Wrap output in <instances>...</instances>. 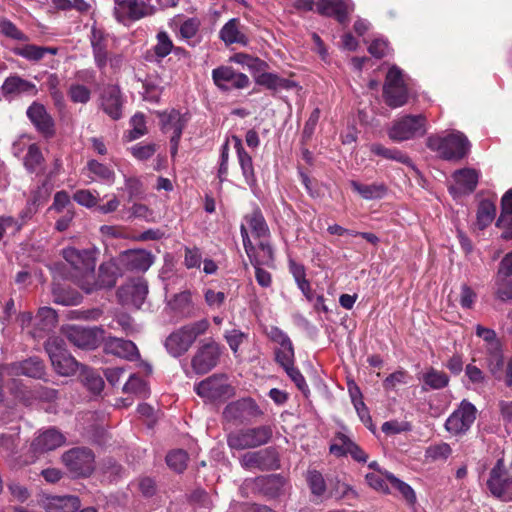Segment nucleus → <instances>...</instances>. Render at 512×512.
Masks as SVG:
<instances>
[{
	"instance_id": "dca6fc26",
	"label": "nucleus",
	"mask_w": 512,
	"mask_h": 512,
	"mask_svg": "<svg viewBox=\"0 0 512 512\" xmlns=\"http://www.w3.org/2000/svg\"><path fill=\"white\" fill-rule=\"evenodd\" d=\"M0 370L9 376H26L34 379H43L46 373L44 362L37 356L4 364Z\"/></svg>"
},
{
	"instance_id": "473e14b6",
	"label": "nucleus",
	"mask_w": 512,
	"mask_h": 512,
	"mask_svg": "<svg viewBox=\"0 0 512 512\" xmlns=\"http://www.w3.org/2000/svg\"><path fill=\"white\" fill-rule=\"evenodd\" d=\"M253 266H272L274 262V250L270 243L262 239L257 246L253 245L251 252L246 253Z\"/></svg>"
},
{
	"instance_id": "052dcab7",
	"label": "nucleus",
	"mask_w": 512,
	"mask_h": 512,
	"mask_svg": "<svg viewBox=\"0 0 512 512\" xmlns=\"http://www.w3.org/2000/svg\"><path fill=\"white\" fill-rule=\"evenodd\" d=\"M306 480L312 494L322 496L326 491V483L322 474L316 470L308 471Z\"/></svg>"
},
{
	"instance_id": "aec40b11",
	"label": "nucleus",
	"mask_w": 512,
	"mask_h": 512,
	"mask_svg": "<svg viewBox=\"0 0 512 512\" xmlns=\"http://www.w3.org/2000/svg\"><path fill=\"white\" fill-rule=\"evenodd\" d=\"M0 90L2 96L8 101L22 95L34 97L38 94V89L34 83L17 74L7 77L0 87Z\"/></svg>"
},
{
	"instance_id": "a878e982",
	"label": "nucleus",
	"mask_w": 512,
	"mask_h": 512,
	"mask_svg": "<svg viewBox=\"0 0 512 512\" xmlns=\"http://www.w3.org/2000/svg\"><path fill=\"white\" fill-rule=\"evenodd\" d=\"M316 7L319 14L335 17L341 24L347 22L351 11L350 4L346 0H318Z\"/></svg>"
},
{
	"instance_id": "bf43d9fd",
	"label": "nucleus",
	"mask_w": 512,
	"mask_h": 512,
	"mask_svg": "<svg viewBox=\"0 0 512 512\" xmlns=\"http://www.w3.org/2000/svg\"><path fill=\"white\" fill-rule=\"evenodd\" d=\"M452 454V449L448 443L441 442L431 445L426 450V457L432 461L446 460Z\"/></svg>"
},
{
	"instance_id": "9b49d317",
	"label": "nucleus",
	"mask_w": 512,
	"mask_h": 512,
	"mask_svg": "<svg viewBox=\"0 0 512 512\" xmlns=\"http://www.w3.org/2000/svg\"><path fill=\"white\" fill-rule=\"evenodd\" d=\"M486 485L493 497L503 502L512 501V476L503 469L502 460L491 469Z\"/></svg>"
},
{
	"instance_id": "0e129e2a",
	"label": "nucleus",
	"mask_w": 512,
	"mask_h": 512,
	"mask_svg": "<svg viewBox=\"0 0 512 512\" xmlns=\"http://www.w3.org/2000/svg\"><path fill=\"white\" fill-rule=\"evenodd\" d=\"M130 124L132 126V129L129 131L130 141L136 140L147 133L146 122L143 114H135L131 118Z\"/></svg>"
},
{
	"instance_id": "4d7b16f0",
	"label": "nucleus",
	"mask_w": 512,
	"mask_h": 512,
	"mask_svg": "<svg viewBox=\"0 0 512 512\" xmlns=\"http://www.w3.org/2000/svg\"><path fill=\"white\" fill-rule=\"evenodd\" d=\"M275 360L283 368L294 364V348L292 343L279 346L275 349Z\"/></svg>"
},
{
	"instance_id": "69168bd1",
	"label": "nucleus",
	"mask_w": 512,
	"mask_h": 512,
	"mask_svg": "<svg viewBox=\"0 0 512 512\" xmlns=\"http://www.w3.org/2000/svg\"><path fill=\"white\" fill-rule=\"evenodd\" d=\"M173 49V43L168 34L161 31L157 34V44L154 46V52L157 57H166Z\"/></svg>"
},
{
	"instance_id": "864d4df0",
	"label": "nucleus",
	"mask_w": 512,
	"mask_h": 512,
	"mask_svg": "<svg viewBox=\"0 0 512 512\" xmlns=\"http://www.w3.org/2000/svg\"><path fill=\"white\" fill-rule=\"evenodd\" d=\"M44 157L37 144H31L28 147L27 154L24 158V165L30 172H35L43 163Z\"/></svg>"
},
{
	"instance_id": "338daca9",
	"label": "nucleus",
	"mask_w": 512,
	"mask_h": 512,
	"mask_svg": "<svg viewBox=\"0 0 512 512\" xmlns=\"http://www.w3.org/2000/svg\"><path fill=\"white\" fill-rule=\"evenodd\" d=\"M19 437L14 434H0V451L6 456H12L17 452Z\"/></svg>"
},
{
	"instance_id": "603ef678",
	"label": "nucleus",
	"mask_w": 512,
	"mask_h": 512,
	"mask_svg": "<svg viewBox=\"0 0 512 512\" xmlns=\"http://www.w3.org/2000/svg\"><path fill=\"white\" fill-rule=\"evenodd\" d=\"M188 454L181 449L173 450L166 456L167 465L176 472H183L187 467Z\"/></svg>"
},
{
	"instance_id": "e2e57ef3",
	"label": "nucleus",
	"mask_w": 512,
	"mask_h": 512,
	"mask_svg": "<svg viewBox=\"0 0 512 512\" xmlns=\"http://www.w3.org/2000/svg\"><path fill=\"white\" fill-rule=\"evenodd\" d=\"M157 151V145L154 143L143 144L138 143L130 148V152L136 159L140 161L150 159Z\"/></svg>"
},
{
	"instance_id": "f3484780",
	"label": "nucleus",
	"mask_w": 512,
	"mask_h": 512,
	"mask_svg": "<svg viewBox=\"0 0 512 512\" xmlns=\"http://www.w3.org/2000/svg\"><path fill=\"white\" fill-rule=\"evenodd\" d=\"M26 115L36 131L44 138L50 139L54 137L56 133L55 121L43 104L34 101L27 108Z\"/></svg>"
},
{
	"instance_id": "5fc2aeb1",
	"label": "nucleus",
	"mask_w": 512,
	"mask_h": 512,
	"mask_svg": "<svg viewBox=\"0 0 512 512\" xmlns=\"http://www.w3.org/2000/svg\"><path fill=\"white\" fill-rule=\"evenodd\" d=\"M88 170L96 177L107 182H113L115 178L114 171L107 165L98 162L97 160H90L87 163Z\"/></svg>"
},
{
	"instance_id": "7c9ffc66",
	"label": "nucleus",
	"mask_w": 512,
	"mask_h": 512,
	"mask_svg": "<svg viewBox=\"0 0 512 512\" xmlns=\"http://www.w3.org/2000/svg\"><path fill=\"white\" fill-rule=\"evenodd\" d=\"M65 441L64 436L56 429L50 428L39 434L32 443L35 452H47L60 447Z\"/></svg>"
},
{
	"instance_id": "774afa93",
	"label": "nucleus",
	"mask_w": 512,
	"mask_h": 512,
	"mask_svg": "<svg viewBox=\"0 0 512 512\" xmlns=\"http://www.w3.org/2000/svg\"><path fill=\"white\" fill-rule=\"evenodd\" d=\"M475 333L478 337L482 338L487 343L486 350H490L492 347L497 348L501 346L496 332L493 329L483 327L482 325H477L475 328Z\"/></svg>"
},
{
	"instance_id": "c756f323",
	"label": "nucleus",
	"mask_w": 512,
	"mask_h": 512,
	"mask_svg": "<svg viewBox=\"0 0 512 512\" xmlns=\"http://www.w3.org/2000/svg\"><path fill=\"white\" fill-rule=\"evenodd\" d=\"M35 328L30 333L33 338H42L51 331L57 323L56 312L49 307H42L35 316Z\"/></svg>"
},
{
	"instance_id": "a18cd8bd",
	"label": "nucleus",
	"mask_w": 512,
	"mask_h": 512,
	"mask_svg": "<svg viewBox=\"0 0 512 512\" xmlns=\"http://www.w3.org/2000/svg\"><path fill=\"white\" fill-rule=\"evenodd\" d=\"M82 381L84 385L94 394H99L104 388V380L101 375L94 371L84 367L82 370Z\"/></svg>"
},
{
	"instance_id": "49530a36",
	"label": "nucleus",
	"mask_w": 512,
	"mask_h": 512,
	"mask_svg": "<svg viewBox=\"0 0 512 512\" xmlns=\"http://www.w3.org/2000/svg\"><path fill=\"white\" fill-rule=\"evenodd\" d=\"M12 53L28 61L38 62L43 59L42 46L24 44L11 49Z\"/></svg>"
},
{
	"instance_id": "7ed1b4c3",
	"label": "nucleus",
	"mask_w": 512,
	"mask_h": 512,
	"mask_svg": "<svg viewBox=\"0 0 512 512\" xmlns=\"http://www.w3.org/2000/svg\"><path fill=\"white\" fill-rule=\"evenodd\" d=\"M273 431L268 425L253 428H243L231 432L227 436V444L231 449L245 450L267 444L272 438Z\"/></svg>"
},
{
	"instance_id": "de8ad7c7",
	"label": "nucleus",
	"mask_w": 512,
	"mask_h": 512,
	"mask_svg": "<svg viewBox=\"0 0 512 512\" xmlns=\"http://www.w3.org/2000/svg\"><path fill=\"white\" fill-rule=\"evenodd\" d=\"M350 444H353V441L344 433L338 432L333 438L329 452L336 457L346 456L349 454Z\"/></svg>"
},
{
	"instance_id": "c85d7f7f",
	"label": "nucleus",
	"mask_w": 512,
	"mask_h": 512,
	"mask_svg": "<svg viewBox=\"0 0 512 512\" xmlns=\"http://www.w3.org/2000/svg\"><path fill=\"white\" fill-rule=\"evenodd\" d=\"M105 351L130 361L139 357V351L132 341L117 337H109L106 340Z\"/></svg>"
},
{
	"instance_id": "2eb2a0df",
	"label": "nucleus",
	"mask_w": 512,
	"mask_h": 512,
	"mask_svg": "<svg viewBox=\"0 0 512 512\" xmlns=\"http://www.w3.org/2000/svg\"><path fill=\"white\" fill-rule=\"evenodd\" d=\"M279 462V455L272 447L247 452L240 458V464L245 469H259L261 471L278 469L280 467Z\"/></svg>"
},
{
	"instance_id": "680f3d73",
	"label": "nucleus",
	"mask_w": 512,
	"mask_h": 512,
	"mask_svg": "<svg viewBox=\"0 0 512 512\" xmlns=\"http://www.w3.org/2000/svg\"><path fill=\"white\" fill-rule=\"evenodd\" d=\"M125 190L128 193V200L142 199L145 194L142 181L137 177L125 178Z\"/></svg>"
},
{
	"instance_id": "72a5a7b5",
	"label": "nucleus",
	"mask_w": 512,
	"mask_h": 512,
	"mask_svg": "<svg viewBox=\"0 0 512 512\" xmlns=\"http://www.w3.org/2000/svg\"><path fill=\"white\" fill-rule=\"evenodd\" d=\"M120 294L126 297L125 301L130 302L136 308H140L148 294L147 283L139 279L121 288Z\"/></svg>"
},
{
	"instance_id": "f03ea898",
	"label": "nucleus",
	"mask_w": 512,
	"mask_h": 512,
	"mask_svg": "<svg viewBox=\"0 0 512 512\" xmlns=\"http://www.w3.org/2000/svg\"><path fill=\"white\" fill-rule=\"evenodd\" d=\"M426 146L448 161L463 159L469 152L470 142L461 132H453L444 137L430 135L426 140Z\"/></svg>"
},
{
	"instance_id": "423d86ee",
	"label": "nucleus",
	"mask_w": 512,
	"mask_h": 512,
	"mask_svg": "<svg viewBox=\"0 0 512 512\" xmlns=\"http://www.w3.org/2000/svg\"><path fill=\"white\" fill-rule=\"evenodd\" d=\"M383 97L385 103L391 108H398L408 102V88L404 82L402 71L391 67L386 75L383 85Z\"/></svg>"
},
{
	"instance_id": "4be33fe9",
	"label": "nucleus",
	"mask_w": 512,
	"mask_h": 512,
	"mask_svg": "<svg viewBox=\"0 0 512 512\" xmlns=\"http://www.w3.org/2000/svg\"><path fill=\"white\" fill-rule=\"evenodd\" d=\"M153 255L145 250H128L117 259L120 266L129 271H147L153 264Z\"/></svg>"
},
{
	"instance_id": "393cba45",
	"label": "nucleus",
	"mask_w": 512,
	"mask_h": 512,
	"mask_svg": "<svg viewBox=\"0 0 512 512\" xmlns=\"http://www.w3.org/2000/svg\"><path fill=\"white\" fill-rule=\"evenodd\" d=\"M169 308L181 318H193L199 313L189 290L181 291L168 301Z\"/></svg>"
},
{
	"instance_id": "b1692460",
	"label": "nucleus",
	"mask_w": 512,
	"mask_h": 512,
	"mask_svg": "<svg viewBox=\"0 0 512 512\" xmlns=\"http://www.w3.org/2000/svg\"><path fill=\"white\" fill-rule=\"evenodd\" d=\"M286 479L280 474L261 476L255 479L258 493L268 499H275L284 494Z\"/></svg>"
},
{
	"instance_id": "8fccbe9b",
	"label": "nucleus",
	"mask_w": 512,
	"mask_h": 512,
	"mask_svg": "<svg viewBox=\"0 0 512 512\" xmlns=\"http://www.w3.org/2000/svg\"><path fill=\"white\" fill-rule=\"evenodd\" d=\"M0 33L7 38L28 42L29 37L22 32L12 21L3 18L0 20Z\"/></svg>"
},
{
	"instance_id": "cd10ccee",
	"label": "nucleus",
	"mask_w": 512,
	"mask_h": 512,
	"mask_svg": "<svg viewBox=\"0 0 512 512\" xmlns=\"http://www.w3.org/2000/svg\"><path fill=\"white\" fill-rule=\"evenodd\" d=\"M91 47L96 66L103 71L112 53L108 52V40L100 29L93 28L91 32Z\"/></svg>"
},
{
	"instance_id": "a211bd4d",
	"label": "nucleus",
	"mask_w": 512,
	"mask_h": 512,
	"mask_svg": "<svg viewBox=\"0 0 512 512\" xmlns=\"http://www.w3.org/2000/svg\"><path fill=\"white\" fill-rule=\"evenodd\" d=\"M104 331L99 327L71 326L67 329V339L75 346L82 349H94L103 339Z\"/></svg>"
},
{
	"instance_id": "f257e3e1",
	"label": "nucleus",
	"mask_w": 512,
	"mask_h": 512,
	"mask_svg": "<svg viewBox=\"0 0 512 512\" xmlns=\"http://www.w3.org/2000/svg\"><path fill=\"white\" fill-rule=\"evenodd\" d=\"M209 327L210 323L207 319H200L176 329L165 340L167 352L173 357L184 355Z\"/></svg>"
},
{
	"instance_id": "412c9836",
	"label": "nucleus",
	"mask_w": 512,
	"mask_h": 512,
	"mask_svg": "<svg viewBox=\"0 0 512 512\" xmlns=\"http://www.w3.org/2000/svg\"><path fill=\"white\" fill-rule=\"evenodd\" d=\"M103 111L113 120L122 117L123 99L119 86L109 84L105 86L100 95Z\"/></svg>"
},
{
	"instance_id": "c03bdc74",
	"label": "nucleus",
	"mask_w": 512,
	"mask_h": 512,
	"mask_svg": "<svg viewBox=\"0 0 512 512\" xmlns=\"http://www.w3.org/2000/svg\"><path fill=\"white\" fill-rule=\"evenodd\" d=\"M384 476L390 482L392 487L397 489L401 493L402 497L406 500V502L409 505L412 506L416 503V495L410 485L398 479L389 471H385Z\"/></svg>"
},
{
	"instance_id": "a19ab883",
	"label": "nucleus",
	"mask_w": 512,
	"mask_h": 512,
	"mask_svg": "<svg viewBox=\"0 0 512 512\" xmlns=\"http://www.w3.org/2000/svg\"><path fill=\"white\" fill-rule=\"evenodd\" d=\"M453 177L462 192L470 194L477 187L479 175L474 169L464 168L457 170Z\"/></svg>"
},
{
	"instance_id": "5701e85b",
	"label": "nucleus",
	"mask_w": 512,
	"mask_h": 512,
	"mask_svg": "<svg viewBox=\"0 0 512 512\" xmlns=\"http://www.w3.org/2000/svg\"><path fill=\"white\" fill-rule=\"evenodd\" d=\"M114 2L115 13L119 17L139 20L153 13V7L142 0H114Z\"/></svg>"
},
{
	"instance_id": "13d9d810",
	"label": "nucleus",
	"mask_w": 512,
	"mask_h": 512,
	"mask_svg": "<svg viewBox=\"0 0 512 512\" xmlns=\"http://www.w3.org/2000/svg\"><path fill=\"white\" fill-rule=\"evenodd\" d=\"M123 392L132 393L135 395H139L145 397L148 393V388L146 382L133 374L129 377L128 381L125 383L123 387Z\"/></svg>"
},
{
	"instance_id": "c9c22d12",
	"label": "nucleus",
	"mask_w": 512,
	"mask_h": 512,
	"mask_svg": "<svg viewBox=\"0 0 512 512\" xmlns=\"http://www.w3.org/2000/svg\"><path fill=\"white\" fill-rule=\"evenodd\" d=\"M162 130L166 133L172 132V135H182L183 129L187 124V118L179 111L172 109L170 112L159 113Z\"/></svg>"
},
{
	"instance_id": "4c0bfd02",
	"label": "nucleus",
	"mask_w": 512,
	"mask_h": 512,
	"mask_svg": "<svg viewBox=\"0 0 512 512\" xmlns=\"http://www.w3.org/2000/svg\"><path fill=\"white\" fill-rule=\"evenodd\" d=\"M79 508V498L71 495L51 497L45 505L47 512H77Z\"/></svg>"
},
{
	"instance_id": "6e6d98bb",
	"label": "nucleus",
	"mask_w": 512,
	"mask_h": 512,
	"mask_svg": "<svg viewBox=\"0 0 512 512\" xmlns=\"http://www.w3.org/2000/svg\"><path fill=\"white\" fill-rule=\"evenodd\" d=\"M238 162L242 170V174L245 178L246 183L249 186H253L256 184V177L253 167L252 157L248 153H242L238 155Z\"/></svg>"
},
{
	"instance_id": "ddd939ff",
	"label": "nucleus",
	"mask_w": 512,
	"mask_h": 512,
	"mask_svg": "<svg viewBox=\"0 0 512 512\" xmlns=\"http://www.w3.org/2000/svg\"><path fill=\"white\" fill-rule=\"evenodd\" d=\"M262 415V411L252 398H242L226 405L222 412L228 422H248Z\"/></svg>"
},
{
	"instance_id": "4468645a",
	"label": "nucleus",
	"mask_w": 512,
	"mask_h": 512,
	"mask_svg": "<svg viewBox=\"0 0 512 512\" xmlns=\"http://www.w3.org/2000/svg\"><path fill=\"white\" fill-rule=\"evenodd\" d=\"M62 460L78 476H88L94 470V454L89 448L78 447L65 452Z\"/></svg>"
},
{
	"instance_id": "79ce46f5",
	"label": "nucleus",
	"mask_w": 512,
	"mask_h": 512,
	"mask_svg": "<svg viewBox=\"0 0 512 512\" xmlns=\"http://www.w3.org/2000/svg\"><path fill=\"white\" fill-rule=\"evenodd\" d=\"M496 215L495 204L488 199L482 200L477 209L476 225L480 230L488 227Z\"/></svg>"
},
{
	"instance_id": "20e7f679",
	"label": "nucleus",
	"mask_w": 512,
	"mask_h": 512,
	"mask_svg": "<svg viewBox=\"0 0 512 512\" xmlns=\"http://www.w3.org/2000/svg\"><path fill=\"white\" fill-rule=\"evenodd\" d=\"M52 366L61 376H70L77 372L80 364L67 352L65 342L60 337H51L45 343Z\"/></svg>"
},
{
	"instance_id": "6ab92c4d",
	"label": "nucleus",
	"mask_w": 512,
	"mask_h": 512,
	"mask_svg": "<svg viewBox=\"0 0 512 512\" xmlns=\"http://www.w3.org/2000/svg\"><path fill=\"white\" fill-rule=\"evenodd\" d=\"M212 78L215 85L224 91L243 89L248 87L250 81L244 73L236 72L232 67L220 66L212 71Z\"/></svg>"
},
{
	"instance_id": "3c124183",
	"label": "nucleus",
	"mask_w": 512,
	"mask_h": 512,
	"mask_svg": "<svg viewBox=\"0 0 512 512\" xmlns=\"http://www.w3.org/2000/svg\"><path fill=\"white\" fill-rule=\"evenodd\" d=\"M26 214H21L22 220L19 221L12 216L0 215V241L8 232L15 234L19 232L24 225V217Z\"/></svg>"
},
{
	"instance_id": "ea45409f",
	"label": "nucleus",
	"mask_w": 512,
	"mask_h": 512,
	"mask_svg": "<svg viewBox=\"0 0 512 512\" xmlns=\"http://www.w3.org/2000/svg\"><path fill=\"white\" fill-rule=\"evenodd\" d=\"M244 219L256 238L265 239L269 236L268 225L259 208H255L252 212L246 214Z\"/></svg>"
},
{
	"instance_id": "58836bf2",
	"label": "nucleus",
	"mask_w": 512,
	"mask_h": 512,
	"mask_svg": "<svg viewBox=\"0 0 512 512\" xmlns=\"http://www.w3.org/2000/svg\"><path fill=\"white\" fill-rule=\"evenodd\" d=\"M419 380L423 382L422 390L427 391L428 389L440 390L448 386L449 376L440 370L433 367L428 368L419 377Z\"/></svg>"
},
{
	"instance_id": "37998d69",
	"label": "nucleus",
	"mask_w": 512,
	"mask_h": 512,
	"mask_svg": "<svg viewBox=\"0 0 512 512\" xmlns=\"http://www.w3.org/2000/svg\"><path fill=\"white\" fill-rule=\"evenodd\" d=\"M370 151L385 159L394 160L407 166H412V160L410 157L396 148L390 149L384 147L382 144L374 143L370 146Z\"/></svg>"
},
{
	"instance_id": "09e8293b",
	"label": "nucleus",
	"mask_w": 512,
	"mask_h": 512,
	"mask_svg": "<svg viewBox=\"0 0 512 512\" xmlns=\"http://www.w3.org/2000/svg\"><path fill=\"white\" fill-rule=\"evenodd\" d=\"M487 362L488 368L493 376L496 378L500 377V372L504 366V357L502 353V346L500 347H492V349L487 350Z\"/></svg>"
},
{
	"instance_id": "9d476101",
	"label": "nucleus",
	"mask_w": 512,
	"mask_h": 512,
	"mask_svg": "<svg viewBox=\"0 0 512 512\" xmlns=\"http://www.w3.org/2000/svg\"><path fill=\"white\" fill-rule=\"evenodd\" d=\"M476 407L464 399L445 422L446 430L453 435H461L466 433L476 419Z\"/></svg>"
},
{
	"instance_id": "39448f33",
	"label": "nucleus",
	"mask_w": 512,
	"mask_h": 512,
	"mask_svg": "<svg viewBox=\"0 0 512 512\" xmlns=\"http://www.w3.org/2000/svg\"><path fill=\"white\" fill-rule=\"evenodd\" d=\"M97 254L98 251L96 248L79 250L74 247H69L63 250L64 259L70 263L78 273V275L75 276L78 285L81 280L87 278L93 279Z\"/></svg>"
},
{
	"instance_id": "6e6552de",
	"label": "nucleus",
	"mask_w": 512,
	"mask_h": 512,
	"mask_svg": "<svg viewBox=\"0 0 512 512\" xmlns=\"http://www.w3.org/2000/svg\"><path fill=\"white\" fill-rule=\"evenodd\" d=\"M195 392L208 401H225L234 395V388L225 374H214L194 387Z\"/></svg>"
},
{
	"instance_id": "2f4dec72",
	"label": "nucleus",
	"mask_w": 512,
	"mask_h": 512,
	"mask_svg": "<svg viewBox=\"0 0 512 512\" xmlns=\"http://www.w3.org/2000/svg\"><path fill=\"white\" fill-rule=\"evenodd\" d=\"M220 38L225 44L231 45L234 43L247 45L248 38L243 31V26L236 18L230 19L220 30Z\"/></svg>"
},
{
	"instance_id": "0eeeda50",
	"label": "nucleus",
	"mask_w": 512,
	"mask_h": 512,
	"mask_svg": "<svg viewBox=\"0 0 512 512\" xmlns=\"http://www.w3.org/2000/svg\"><path fill=\"white\" fill-rule=\"evenodd\" d=\"M426 133V117L419 115H406L395 120L388 131V136L396 142L406 141Z\"/></svg>"
},
{
	"instance_id": "bb28decb",
	"label": "nucleus",
	"mask_w": 512,
	"mask_h": 512,
	"mask_svg": "<svg viewBox=\"0 0 512 512\" xmlns=\"http://www.w3.org/2000/svg\"><path fill=\"white\" fill-rule=\"evenodd\" d=\"M91 47L96 66L103 71L112 53L108 52V40L100 29L93 28L91 32Z\"/></svg>"
},
{
	"instance_id": "1a4fd4ad",
	"label": "nucleus",
	"mask_w": 512,
	"mask_h": 512,
	"mask_svg": "<svg viewBox=\"0 0 512 512\" xmlns=\"http://www.w3.org/2000/svg\"><path fill=\"white\" fill-rule=\"evenodd\" d=\"M122 275V269L118 261L110 260L102 263L99 266L98 277L95 278V271L93 272V279H85L79 281V287L86 293H92L98 289L108 288L111 289L116 285L117 279Z\"/></svg>"
},
{
	"instance_id": "e433bc0d",
	"label": "nucleus",
	"mask_w": 512,
	"mask_h": 512,
	"mask_svg": "<svg viewBox=\"0 0 512 512\" xmlns=\"http://www.w3.org/2000/svg\"><path fill=\"white\" fill-rule=\"evenodd\" d=\"M255 81L258 85L264 86L272 91L291 90L297 86L296 82L282 78L274 73L264 72L256 76Z\"/></svg>"
},
{
	"instance_id": "f8f14e48",
	"label": "nucleus",
	"mask_w": 512,
	"mask_h": 512,
	"mask_svg": "<svg viewBox=\"0 0 512 512\" xmlns=\"http://www.w3.org/2000/svg\"><path fill=\"white\" fill-rule=\"evenodd\" d=\"M221 350L219 345L211 340L201 344L191 359V367L198 375H203L215 368L219 362Z\"/></svg>"
},
{
	"instance_id": "f704fd0d",
	"label": "nucleus",
	"mask_w": 512,
	"mask_h": 512,
	"mask_svg": "<svg viewBox=\"0 0 512 512\" xmlns=\"http://www.w3.org/2000/svg\"><path fill=\"white\" fill-rule=\"evenodd\" d=\"M352 190L358 193L365 200L382 199L388 191L384 183L363 184L356 180L350 181Z\"/></svg>"
}]
</instances>
